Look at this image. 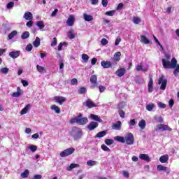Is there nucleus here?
<instances>
[{
  "instance_id": "obj_1",
  "label": "nucleus",
  "mask_w": 179,
  "mask_h": 179,
  "mask_svg": "<svg viewBox=\"0 0 179 179\" xmlns=\"http://www.w3.org/2000/svg\"><path fill=\"white\" fill-rule=\"evenodd\" d=\"M171 57L169 55L166 54L165 58L162 59V65L164 69H174L173 75L178 76L179 73V64H177V59L173 57L170 62Z\"/></svg>"
},
{
  "instance_id": "obj_2",
  "label": "nucleus",
  "mask_w": 179,
  "mask_h": 179,
  "mask_svg": "<svg viewBox=\"0 0 179 179\" xmlns=\"http://www.w3.org/2000/svg\"><path fill=\"white\" fill-rule=\"evenodd\" d=\"M116 142H120V143H126V145H134L135 138L132 133H127L124 137L121 136H117L113 138Z\"/></svg>"
},
{
  "instance_id": "obj_3",
  "label": "nucleus",
  "mask_w": 179,
  "mask_h": 179,
  "mask_svg": "<svg viewBox=\"0 0 179 179\" xmlns=\"http://www.w3.org/2000/svg\"><path fill=\"white\" fill-rule=\"evenodd\" d=\"M75 122L79 125H86L89 122V120H87V117H82V114H80L70 120V124H75Z\"/></svg>"
},
{
  "instance_id": "obj_4",
  "label": "nucleus",
  "mask_w": 179,
  "mask_h": 179,
  "mask_svg": "<svg viewBox=\"0 0 179 179\" xmlns=\"http://www.w3.org/2000/svg\"><path fill=\"white\" fill-rule=\"evenodd\" d=\"M71 136L73 138L74 141H78V139H80L83 133L82 132V129L78 127H73L71 132Z\"/></svg>"
},
{
  "instance_id": "obj_5",
  "label": "nucleus",
  "mask_w": 179,
  "mask_h": 179,
  "mask_svg": "<svg viewBox=\"0 0 179 179\" xmlns=\"http://www.w3.org/2000/svg\"><path fill=\"white\" fill-rule=\"evenodd\" d=\"M154 130L155 131V132H159L160 131H173L171 127H169V125L162 123L157 124L154 128Z\"/></svg>"
},
{
  "instance_id": "obj_6",
  "label": "nucleus",
  "mask_w": 179,
  "mask_h": 179,
  "mask_svg": "<svg viewBox=\"0 0 179 179\" xmlns=\"http://www.w3.org/2000/svg\"><path fill=\"white\" fill-rule=\"evenodd\" d=\"M158 84L161 85V90H166V87H167V79L164 78V76H161L159 77L158 80Z\"/></svg>"
},
{
  "instance_id": "obj_7",
  "label": "nucleus",
  "mask_w": 179,
  "mask_h": 179,
  "mask_svg": "<svg viewBox=\"0 0 179 179\" xmlns=\"http://www.w3.org/2000/svg\"><path fill=\"white\" fill-rule=\"evenodd\" d=\"M75 152V149L73 148H67L64 150V151L61 152L59 153V156L61 157H66L67 156H71L72 153Z\"/></svg>"
},
{
  "instance_id": "obj_8",
  "label": "nucleus",
  "mask_w": 179,
  "mask_h": 179,
  "mask_svg": "<svg viewBox=\"0 0 179 179\" xmlns=\"http://www.w3.org/2000/svg\"><path fill=\"white\" fill-rule=\"evenodd\" d=\"M54 100L55 101H56V103H58L59 104H60V106H62L64 103L66 101V98L64 96H56L54 97Z\"/></svg>"
},
{
  "instance_id": "obj_9",
  "label": "nucleus",
  "mask_w": 179,
  "mask_h": 179,
  "mask_svg": "<svg viewBox=\"0 0 179 179\" xmlns=\"http://www.w3.org/2000/svg\"><path fill=\"white\" fill-rule=\"evenodd\" d=\"M126 73L127 70L124 68H120L116 71L115 75L119 78H122Z\"/></svg>"
},
{
  "instance_id": "obj_10",
  "label": "nucleus",
  "mask_w": 179,
  "mask_h": 179,
  "mask_svg": "<svg viewBox=\"0 0 179 179\" xmlns=\"http://www.w3.org/2000/svg\"><path fill=\"white\" fill-rule=\"evenodd\" d=\"M74 23H75V15H69L66 21V24L69 27H72L73 26Z\"/></svg>"
},
{
  "instance_id": "obj_11",
  "label": "nucleus",
  "mask_w": 179,
  "mask_h": 179,
  "mask_svg": "<svg viewBox=\"0 0 179 179\" xmlns=\"http://www.w3.org/2000/svg\"><path fill=\"white\" fill-rule=\"evenodd\" d=\"M122 124L121 121H117L115 123H113L112 125V129H115V131H120L121 129Z\"/></svg>"
},
{
  "instance_id": "obj_12",
  "label": "nucleus",
  "mask_w": 179,
  "mask_h": 179,
  "mask_svg": "<svg viewBox=\"0 0 179 179\" xmlns=\"http://www.w3.org/2000/svg\"><path fill=\"white\" fill-rule=\"evenodd\" d=\"M90 80L93 87H96V86H97V76L96 75L91 76Z\"/></svg>"
},
{
  "instance_id": "obj_13",
  "label": "nucleus",
  "mask_w": 179,
  "mask_h": 179,
  "mask_svg": "<svg viewBox=\"0 0 179 179\" xmlns=\"http://www.w3.org/2000/svg\"><path fill=\"white\" fill-rule=\"evenodd\" d=\"M99 127V123L96 122H92L87 126V128L90 131H93V129H96Z\"/></svg>"
},
{
  "instance_id": "obj_14",
  "label": "nucleus",
  "mask_w": 179,
  "mask_h": 179,
  "mask_svg": "<svg viewBox=\"0 0 179 179\" xmlns=\"http://www.w3.org/2000/svg\"><path fill=\"white\" fill-rule=\"evenodd\" d=\"M89 118L90 120H94V121H98V122H101V123L103 122V120H101L100 118V117H99V115H94V114L90 115Z\"/></svg>"
},
{
  "instance_id": "obj_15",
  "label": "nucleus",
  "mask_w": 179,
  "mask_h": 179,
  "mask_svg": "<svg viewBox=\"0 0 179 179\" xmlns=\"http://www.w3.org/2000/svg\"><path fill=\"white\" fill-rule=\"evenodd\" d=\"M157 170L158 171H166V173H167V174L170 173V169H169V168L164 166L163 165H158L157 167Z\"/></svg>"
},
{
  "instance_id": "obj_16",
  "label": "nucleus",
  "mask_w": 179,
  "mask_h": 179,
  "mask_svg": "<svg viewBox=\"0 0 179 179\" xmlns=\"http://www.w3.org/2000/svg\"><path fill=\"white\" fill-rule=\"evenodd\" d=\"M31 108V104H27L21 111L20 115H24V114H27L28 111Z\"/></svg>"
},
{
  "instance_id": "obj_17",
  "label": "nucleus",
  "mask_w": 179,
  "mask_h": 179,
  "mask_svg": "<svg viewBox=\"0 0 179 179\" xmlns=\"http://www.w3.org/2000/svg\"><path fill=\"white\" fill-rule=\"evenodd\" d=\"M23 17L25 20H33V13L27 11L24 14Z\"/></svg>"
},
{
  "instance_id": "obj_18",
  "label": "nucleus",
  "mask_w": 179,
  "mask_h": 179,
  "mask_svg": "<svg viewBox=\"0 0 179 179\" xmlns=\"http://www.w3.org/2000/svg\"><path fill=\"white\" fill-rule=\"evenodd\" d=\"M139 159L144 160L145 162H150V157L148 154H140Z\"/></svg>"
},
{
  "instance_id": "obj_19",
  "label": "nucleus",
  "mask_w": 179,
  "mask_h": 179,
  "mask_svg": "<svg viewBox=\"0 0 179 179\" xmlns=\"http://www.w3.org/2000/svg\"><path fill=\"white\" fill-rule=\"evenodd\" d=\"M101 66H103V68L105 69H108V68H111L112 64H111V62H108V61H102L101 62Z\"/></svg>"
},
{
  "instance_id": "obj_20",
  "label": "nucleus",
  "mask_w": 179,
  "mask_h": 179,
  "mask_svg": "<svg viewBox=\"0 0 179 179\" xmlns=\"http://www.w3.org/2000/svg\"><path fill=\"white\" fill-rule=\"evenodd\" d=\"M36 69L39 73H47V69L44 66H41L40 65L36 66Z\"/></svg>"
},
{
  "instance_id": "obj_21",
  "label": "nucleus",
  "mask_w": 179,
  "mask_h": 179,
  "mask_svg": "<svg viewBox=\"0 0 179 179\" xmlns=\"http://www.w3.org/2000/svg\"><path fill=\"white\" fill-rule=\"evenodd\" d=\"M138 127L142 131L146 128V121L145 120H141L138 122Z\"/></svg>"
},
{
  "instance_id": "obj_22",
  "label": "nucleus",
  "mask_w": 179,
  "mask_h": 179,
  "mask_svg": "<svg viewBox=\"0 0 179 179\" xmlns=\"http://www.w3.org/2000/svg\"><path fill=\"white\" fill-rule=\"evenodd\" d=\"M85 106L88 107V108H92V107H96V103H93L92 100L88 99L85 102Z\"/></svg>"
},
{
  "instance_id": "obj_23",
  "label": "nucleus",
  "mask_w": 179,
  "mask_h": 179,
  "mask_svg": "<svg viewBox=\"0 0 179 179\" xmlns=\"http://www.w3.org/2000/svg\"><path fill=\"white\" fill-rule=\"evenodd\" d=\"M19 55H20V51H13V52H10L9 53V57H10L11 58H17V57H19Z\"/></svg>"
},
{
  "instance_id": "obj_24",
  "label": "nucleus",
  "mask_w": 179,
  "mask_h": 179,
  "mask_svg": "<svg viewBox=\"0 0 179 179\" xmlns=\"http://www.w3.org/2000/svg\"><path fill=\"white\" fill-rule=\"evenodd\" d=\"M136 71H137L138 72H139L141 71H142V72H147L148 68L143 67V66L142 64H138L136 68Z\"/></svg>"
},
{
  "instance_id": "obj_25",
  "label": "nucleus",
  "mask_w": 179,
  "mask_h": 179,
  "mask_svg": "<svg viewBox=\"0 0 179 179\" xmlns=\"http://www.w3.org/2000/svg\"><path fill=\"white\" fill-rule=\"evenodd\" d=\"M152 92H153V79L150 78L148 83V92L152 93Z\"/></svg>"
},
{
  "instance_id": "obj_26",
  "label": "nucleus",
  "mask_w": 179,
  "mask_h": 179,
  "mask_svg": "<svg viewBox=\"0 0 179 179\" xmlns=\"http://www.w3.org/2000/svg\"><path fill=\"white\" fill-rule=\"evenodd\" d=\"M159 162L161 163H167V162H169V155H165L161 156L159 158Z\"/></svg>"
},
{
  "instance_id": "obj_27",
  "label": "nucleus",
  "mask_w": 179,
  "mask_h": 179,
  "mask_svg": "<svg viewBox=\"0 0 179 179\" xmlns=\"http://www.w3.org/2000/svg\"><path fill=\"white\" fill-rule=\"evenodd\" d=\"M22 94V90L20 88V87H17V92H14L11 94L12 97H19Z\"/></svg>"
},
{
  "instance_id": "obj_28",
  "label": "nucleus",
  "mask_w": 179,
  "mask_h": 179,
  "mask_svg": "<svg viewBox=\"0 0 179 179\" xmlns=\"http://www.w3.org/2000/svg\"><path fill=\"white\" fill-rule=\"evenodd\" d=\"M50 108L55 111L56 114H59L61 113V108H59L57 105H52Z\"/></svg>"
},
{
  "instance_id": "obj_29",
  "label": "nucleus",
  "mask_w": 179,
  "mask_h": 179,
  "mask_svg": "<svg viewBox=\"0 0 179 179\" xmlns=\"http://www.w3.org/2000/svg\"><path fill=\"white\" fill-rule=\"evenodd\" d=\"M76 167H79V164H71L70 166L66 167L67 171H72L73 169H76Z\"/></svg>"
},
{
  "instance_id": "obj_30",
  "label": "nucleus",
  "mask_w": 179,
  "mask_h": 179,
  "mask_svg": "<svg viewBox=\"0 0 179 179\" xmlns=\"http://www.w3.org/2000/svg\"><path fill=\"white\" fill-rule=\"evenodd\" d=\"M67 37H69L70 40H73V38H75V32L73 29L69 31L67 34Z\"/></svg>"
},
{
  "instance_id": "obj_31",
  "label": "nucleus",
  "mask_w": 179,
  "mask_h": 179,
  "mask_svg": "<svg viewBox=\"0 0 179 179\" xmlns=\"http://www.w3.org/2000/svg\"><path fill=\"white\" fill-rule=\"evenodd\" d=\"M83 17L85 22H92V20H93V16L88 14H84Z\"/></svg>"
},
{
  "instance_id": "obj_32",
  "label": "nucleus",
  "mask_w": 179,
  "mask_h": 179,
  "mask_svg": "<svg viewBox=\"0 0 179 179\" xmlns=\"http://www.w3.org/2000/svg\"><path fill=\"white\" fill-rule=\"evenodd\" d=\"M141 42L143 43V44H149V43H150L149 39H148V38H146V36L144 35L141 36Z\"/></svg>"
},
{
  "instance_id": "obj_33",
  "label": "nucleus",
  "mask_w": 179,
  "mask_h": 179,
  "mask_svg": "<svg viewBox=\"0 0 179 179\" xmlns=\"http://www.w3.org/2000/svg\"><path fill=\"white\" fill-rule=\"evenodd\" d=\"M113 59L114 61H120V59H121V52H115L113 56Z\"/></svg>"
},
{
  "instance_id": "obj_34",
  "label": "nucleus",
  "mask_w": 179,
  "mask_h": 179,
  "mask_svg": "<svg viewBox=\"0 0 179 179\" xmlns=\"http://www.w3.org/2000/svg\"><path fill=\"white\" fill-rule=\"evenodd\" d=\"M29 37H30V33H29V31L23 32L21 36L22 40H26V38H29Z\"/></svg>"
},
{
  "instance_id": "obj_35",
  "label": "nucleus",
  "mask_w": 179,
  "mask_h": 179,
  "mask_svg": "<svg viewBox=\"0 0 179 179\" xmlns=\"http://www.w3.org/2000/svg\"><path fill=\"white\" fill-rule=\"evenodd\" d=\"M40 42L41 39L38 37H36L35 41L33 42L34 46H35L36 48H37V47H40Z\"/></svg>"
},
{
  "instance_id": "obj_36",
  "label": "nucleus",
  "mask_w": 179,
  "mask_h": 179,
  "mask_svg": "<svg viewBox=\"0 0 179 179\" xmlns=\"http://www.w3.org/2000/svg\"><path fill=\"white\" fill-rule=\"evenodd\" d=\"M36 26L38 27L39 30H43V29H44V22L38 21L36 22Z\"/></svg>"
},
{
  "instance_id": "obj_37",
  "label": "nucleus",
  "mask_w": 179,
  "mask_h": 179,
  "mask_svg": "<svg viewBox=\"0 0 179 179\" xmlns=\"http://www.w3.org/2000/svg\"><path fill=\"white\" fill-rule=\"evenodd\" d=\"M16 36H17V31H13L8 34V40H12V38Z\"/></svg>"
},
{
  "instance_id": "obj_38",
  "label": "nucleus",
  "mask_w": 179,
  "mask_h": 179,
  "mask_svg": "<svg viewBox=\"0 0 179 179\" xmlns=\"http://www.w3.org/2000/svg\"><path fill=\"white\" fill-rule=\"evenodd\" d=\"M106 135H107V131H102L96 134V138H103V136H106Z\"/></svg>"
},
{
  "instance_id": "obj_39",
  "label": "nucleus",
  "mask_w": 179,
  "mask_h": 179,
  "mask_svg": "<svg viewBox=\"0 0 179 179\" xmlns=\"http://www.w3.org/2000/svg\"><path fill=\"white\" fill-rule=\"evenodd\" d=\"M122 108L120 106H118V113L119 115H120L121 118H124L125 117V112L124 110H121Z\"/></svg>"
},
{
  "instance_id": "obj_40",
  "label": "nucleus",
  "mask_w": 179,
  "mask_h": 179,
  "mask_svg": "<svg viewBox=\"0 0 179 179\" xmlns=\"http://www.w3.org/2000/svg\"><path fill=\"white\" fill-rule=\"evenodd\" d=\"M27 149H30L31 152H36L37 147L35 145L31 144L27 146Z\"/></svg>"
},
{
  "instance_id": "obj_41",
  "label": "nucleus",
  "mask_w": 179,
  "mask_h": 179,
  "mask_svg": "<svg viewBox=\"0 0 179 179\" xmlns=\"http://www.w3.org/2000/svg\"><path fill=\"white\" fill-rule=\"evenodd\" d=\"M63 45H65L66 47V45H68V43L66 42H61L57 47L58 51H62Z\"/></svg>"
},
{
  "instance_id": "obj_42",
  "label": "nucleus",
  "mask_w": 179,
  "mask_h": 179,
  "mask_svg": "<svg viewBox=\"0 0 179 179\" xmlns=\"http://www.w3.org/2000/svg\"><path fill=\"white\" fill-rule=\"evenodd\" d=\"M141 22V20L139 17H134L133 22L134 23V24H139Z\"/></svg>"
},
{
  "instance_id": "obj_43",
  "label": "nucleus",
  "mask_w": 179,
  "mask_h": 179,
  "mask_svg": "<svg viewBox=\"0 0 179 179\" xmlns=\"http://www.w3.org/2000/svg\"><path fill=\"white\" fill-rule=\"evenodd\" d=\"M29 170L26 169L23 173H21L22 178H27V177H29Z\"/></svg>"
},
{
  "instance_id": "obj_44",
  "label": "nucleus",
  "mask_w": 179,
  "mask_h": 179,
  "mask_svg": "<svg viewBox=\"0 0 179 179\" xmlns=\"http://www.w3.org/2000/svg\"><path fill=\"white\" fill-rule=\"evenodd\" d=\"M155 106L154 103H150L148 105H146V108L148 111H152L155 108Z\"/></svg>"
},
{
  "instance_id": "obj_45",
  "label": "nucleus",
  "mask_w": 179,
  "mask_h": 179,
  "mask_svg": "<svg viewBox=\"0 0 179 179\" xmlns=\"http://www.w3.org/2000/svg\"><path fill=\"white\" fill-rule=\"evenodd\" d=\"M136 124V122H135V119H133L129 122V125H130V129H132L134 127H135V124Z\"/></svg>"
},
{
  "instance_id": "obj_46",
  "label": "nucleus",
  "mask_w": 179,
  "mask_h": 179,
  "mask_svg": "<svg viewBox=\"0 0 179 179\" xmlns=\"http://www.w3.org/2000/svg\"><path fill=\"white\" fill-rule=\"evenodd\" d=\"M115 13V10H113L106 12L105 15H106V16H114Z\"/></svg>"
},
{
  "instance_id": "obj_47",
  "label": "nucleus",
  "mask_w": 179,
  "mask_h": 179,
  "mask_svg": "<svg viewBox=\"0 0 179 179\" xmlns=\"http://www.w3.org/2000/svg\"><path fill=\"white\" fill-rule=\"evenodd\" d=\"M105 143L106 145H108V146H110V145H113V143H114V140L113 139H106L105 140Z\"/></svg>"
},
{
  "instance_id": "obj_48",
  "label": "nucleus",
  "mask_w": 179,
  "mask_h": 179,
  "mask_svg": "<svg viewBox=\"0 0 179 179\" xmlns=\"http://www.w3.org/2000/svg\"><path fill=\"white\" fill-rule=\"evenodd\" d=\"M0 72H1V73H3L4 75H6L8 72H9V69H8L7 67L2 68L0 70Z\"/></svg>"
},
{
  "instance_id": "obj_49",
  "label": "nucleus",
  "mask_w": 179,
  "mask_h": 179,
  "mask_svg": "<svg viewBox=\"0 0 179 179\" xmlns=\"http://www.w3.org/2000/svg\"><path fill=\"white\" fill-rule=\"evenodd\" d=\"M87 164L90 166H96V161L89 160L87 162Z\"/></svg>"
},
{
  "instance_id": "obj_50",
  "label": "nucleus",
  "mask_w": 179,
  "mask_h": 179,
  "mask_svg": "<svg viewBox=\"0 0 179 179\" xmlns=\"http://www.w3.org/2000/svg\"><path fill=\"white\" fill-rule=\"evenodd\" d=\"M82 59L84 60V62H87V61H89V55L86 54H83Z\"/></svg>"
},
{
  "instance_id": "obj_51",
  "label": "nucleus",
  "mask_w": 179,
  "mask_h": 179,
  "mask_svg": "<svg viewBox=\"0 0 179 179\" xmlns=\"http://www.w3.org/2000/svg\"><path fill=\"white\" fill-rule=\"evenodd\" d=\"M122 176L125 177V178H129V172L124 170L122 171Z\"/></svg>"
},
{
  "instance_id": "obj_52",
  "label": "nucleus",
  "mask_w": 179,
  "mask_h": 179,
  "mask_svg": "<svg viewBox=\"0 0 179 179\" xmlns=\"http://www.w3.org/2000/svg\"><path fill=\"white\" fill-rule=\"evenodd\" d=\"M15 6V3L13 1H10L7 4V9H12Z\"/></svg>"
},
{
  "instance_id": "obj_53",
  "label": "nucleus",
  "mask_w": 179,
  "mask_h": 179,
  "mask_svg": "<svg viewBox=\"0 0 179 179\" xmlns=\"http://www.w3.org/2000/svg\"><path fill=\"white\" fill-rule=\"evenodd\" d=\"M101 44L102 45H107V44H108V41L106 38H102L101 41Z\"/></svg>"
},
{
  "instance_id": "obj_54",
  "label": "nucleus",
  "mask_w": 179,
  "mask_h": 179,
  "mask_svg": "<svg viewBox=\"0 0 179 179\" xmlns=\"http://www.w3.org/2000/svg\"><path fill=\"white\" fill-rule=\"evenodd\" d=\"M101 149L103 150L104 152H110V148L104 144L101 145Z\"/></svg>"
},
{
  "instance_id": "obj_55",
  "label": "nucleus",
  "mask_w": 179,
  "mask_h": 179,
  "mask_svg": "<svg viewBox=\"0 0 179 179\" xmlns=\"http://www.w3.org/2000/svg\"><path fill=\"white\" fill-rule=\"evenodd\" d=\"M121 37L117 36L115 42V45H118L121 43Z\"/></svg>"
},
{
  "instance_id": "obj_56",
  "label": "nucleus",
  "mask_w": 179,
  "mask_h": 179,
  "mask_svg": "<svg viewBox=\"0 0 179 179\" xmlns=\"http://www.w3.org/2000/svg\"><path fill=\"white\" fill-rule=\"evenodd\" d=\"M57 38L55 37L53 38L52 42L51 43V47H55V45H57Z\"/></svg>"
},
{
  "instance_id": "obj_57",
  "label": "nucleus",
  "mask_w": 179,
  "mask_h": 179,
  "mask_svg": "<svg viewBox=\"0 0 179 179\" xmlns=\"http://www.w3.org/2000/svg\"><path fill=\"white\" fill-rule=\"evenodd\" d=\"M78 92L80 94H83L86 93V88L81 87L79 89Z\"/></svg>"
},
{
  "instance_id": "obj_58",
  "label": "nucleus",
  "mask_w": 179,
  "mask_h": 179,
  "mask_svg": "<svg viewBox=\"0 0 179 179\" xmlns=\"http://www.w3.org/2000/svg\"><path fill=\"white\" fill-rule=\"evenodd\" d=\"M107 5H108V0H102V6L103 8H106Z\"/></svg>"
},
{
  "instance_id": "obj_59",
  "label": "nucleus",
  "mask_w": 179,
  "mask_h": 179,
  "mask_svg": "<svg viewBox=\"0 0 179 179\" xmlns=\"http://www.w3.org/2000/svg\"><path fill=\"white\" fill-rule=\"evenodd\" d=\"M33 50V45L31 44H29L26 47V51H31Z\"/></svg>"
},
{
  "instance_id": "obj_60",
  "label": "nucleus",
  "mask_w": 179,
  "mask_h": 179,
  "mask_svg": "<svg viewBox=\"0 0 179 179\" xmlns=\"http://www.w3.org/2000/svg\"><path fill=\"white\" fill-rule=\"evenodd\" d=\"M21 83L23 85V86H24L25 87L27 86H29V82H27V80H21Z\"/></svg>"
},
{
  "instance_id": "obj_61",
  "label": "nucleus",
  "mask_w": 179,
  "mask_h": 179,
  "mask_svg": "<svg viewBox=\"0 0 179 179\" xmlns=\"http://www.w3.org/2000/svg\"><path fill=\"white\" fill-rule=\"evenodd\" d=\"M158 107H159L160 108H166V104H164L162 102H159Z\"/></svg>"
},
{
  "instance_id": "obj_62",
  "label": "nucleus",
  "mask_w": 179,
  "mask_h": 179,
  "mask_svg": "<svg viewBox=\"0 0 179 179\" xmlns=\"http://www.w3.org/2000/svg\"><path fill=\"white\" fill-rule=\"evenodd\" d=\"M29 22H27V27H31V26H33V21H32V20H29Z\"/></svg>"
},
{
  "instance_id": "obj_63",
  "label": "nucleus",
  "mask_w": 179,
  "mask_h": 179,
  "mask_svg": "<svg viewBox=\"0 0 179 179\" xmlns=\"http://www.w3.org/2000/svg\"><path fill=\"white\" fill-rule=\"evenodd\" d=\"M41 178H43V176L41 175H35L32 178V179H41Z\"/></svg>"
},
{
  "instance_id": "obj_64",
  "label": "nucleus",
  "mask_w": 179,
  "mask_h": 179,
  "mask_svg": "<svg viewBox=\"0 0 179 179\" xmlns=\"http://www.w3.org/2000/svg\"><path fill=\"white\" fill-rule=\"evenodd\" d=\"M71 85L74 86V85H78V80L76 78H73L71 80Z\"/></svg>"
}]
</instances>
